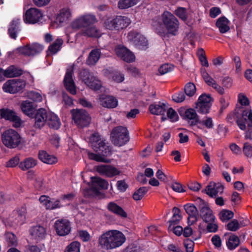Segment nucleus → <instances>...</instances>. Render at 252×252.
<instances>
[{
	"label": "nucleus",
	"mask_w": 252,
	"mask_h": 252,
	"mask_svg": "<svg viewBox=\"0 0 252 252\" xmlns=\"http://www.w3.org/2000/svg\"><path fill=\"white\" fill-rule=\"evenodd\" d=\"M96 22L95 16L92 13L80 15L73 19L65 28V34L69 36L71 33L80 30L76 33L77 37H98L101 35L100 32L96 27L93 26Z\"/></svg>",
	"instance_id": "nucleus-1"
},
{
	"label": "nucleus",
	"mask_w": 252,
	"mask_h": 252,
	"mask_svg": "<svg viewBox=\"0 0 252 252\" xmlns=\"http://www.w3.org/2000/svg\"><path fill=\"white\" fill-rule=\"evenodd\" d=\"M89 140L92 148L99 154L89 152V158L96 161L108 162L109 161L105 157L109 156L112 154V148L108 145V143L105 142V140L102 138L97 133H93Z\"/></svg>",
	"instance_id": "nucleus-2"
},
{
	"label": "nucleus",
	"mask_w": 252,
	"mask_h": 252,
	"mask_svg": "<svg viewBox=\"0 0 252 252\" xmlns=\"http://www.w3.org/2000/svg\"><path fill=\"white\" fill-rule=\"evenodd\" d=\"M124 234L117 230H111L103 233L98 238L101 249L110 250L121 246L126 241Z\"/></svg>",
	"instance_id": "nucleus-3"
},
{
	"label": "nucleus",
	"mask_w": 252,
	"mask_h": 252,
	"mask_svg": "<svg viewBox=\"0 0 252 252\" xmlns=\"http://www.w3.org/2000/svg\"><path fill=\"white\" fill-rule=\"evenodd\" d=\"M103 21L104 27L109 30L119 31L126 28L130 23L128 18L121 16H106Z\"/></svg>",
	"instance_id": "nucleus-4"
},
{
	"label": "nucleus",
	"mask_w": 252,
	"mask_h": 252,
	"mask_svg": "<svg viewBox=\"0 0 252 252\" xmlns=\"http://www.w3.org/2000/svg\"><path fill=\"white\" fill-rule=\"evenodd\" d=\"M234 115V119H236L239 127L243 130L246 129V122L248 121V126H252V110L251 109H244L241 107L236 109L233 114L228 116V120L231 119V116Z\"/></svg>",
	"instance_id": "nucleus-5"
},
{
	"label": "nucleus",
	"mask_w": 252,
	"mask_h": 252,
	"mask_svg": "<svg viewBox=\"0 0 252 252\" xmlns=\"http://www.w3.org/2000/svg\"><path fill=\"white\" fill-rule=\"evenodd\" d=\"M161 20L168 33L173 35L177 34L179 23L171 12L165 11L161 15Z\"/></svg>",
	"instance_id": "nucleus-6"
},
{
	"label": "nucleus",
	"mask_w": 252,
	"mask_h": 252,
	"mask_svg": "<svg viewBox=\"0 0 252 252\" xmlns=\"http://www.w3.org/2000/svg\"><path fill=\"white\" fill-rule=\"evenodd\" d=\"M111 137L115 145H124L129 140L128 132L126 127L123 126L115 127L111 132Z\"/></svg>",
	"instance_id": "nucleus-7"
},
{
	"label": "nucleus",
	"mask_w": 252,
	"mask_h": 252,
	"mask_svg": "<svg viewBox=\"0 0 252 252\" xmlns=\"http://www.w3.org/2000/svg\"><path fill=\"white\" fill-rule=\"evenodd\" d=\"M71 114L73 120L79 127L87 126L91 122L90 115L84 109L73 110Z\"/></svg>",
	"instance_id": "nucleus-8"
},
{
	"label": "nucleus",
	"mask_w": 252,
	"mask_h": 252,
	"mask_svg": "<svg viewBox=\"0 0 252 252\" xmlns=\"http://www.w3.org/2000/svg\"><path fill=\"white\" fill-rule=\"evenodd\" d=\"M79 78L88 87L93 90H98L102 86L101 82L92 75L86 69H84L80 72Z\"/></svg>",
	"instance_id": "nucleus-9"
},
{
	"label": "nucleus",
	"mask_w": 252,
	"mask_h": 252,
	"mask_svg": "<svg viewBox=\"0 0 252 252\" xmlns=\"http://www.w3.org/2000/svg\"><path fill=\"white\" fill-rule=\"evenodd\" d=\"M72 17V12L70 8L65 7L61 9L56 15L55 19L53 23V26L58 28L63 26Z\"/></svg>",
	"instance_id": "nucleus-10"
},
{
	"label": "nucleus",
	"mask_w": 252,
	"mask_h": 252,
	"mask_svg": "<svg viewBox=\"0 0 252 252\" xmlns=\"http://www.w3.org/2000/svg\"><path fill=\"white\" fill-rule=\"evenodd\" d=\"M127 38L140 49L145 50L147 48L148 43L147 39L136 31L130 32L127 34Z\"/></svg>",
	"instance_id": "nucleus-11"
},
{
	"label": "nucleus",
	"mask_w": 252,
	"mask_h": 252,
	"mask_svg": "<svg viewBox=\"0 0 252 252\" xmlns=\"http://www.w3.org/2000/svg\"><path fill=\"white\" fill-rule=\"evenodd\" d=\"M43 18L41 11L36 8L27 10L24 15V21L29 24H34L40 22Z\"/></svg>",
	"instance_id": "nucleus-12"
},
{
	"label": "nucleus",
	"mask_w": 252,
	"mask_h": 252,
	"mask_svg": "<svg viewBox=\"0 0 252 252\" xmlns=\"http://www.w3.org/2000/svg\"><path fill=\"white\" fill-rule=\"evenodd\" d=\"M54 227L57 234L61 236L67 235L71 230L70 222L66 219L57 220Z\"/></svg>",
	"instance_id": "nucleus-13"
},
{
	"label": "nucleus",
	"mask_w": 252,
	"mask_h": 252,
	"mask_svg": "<svg viewBox=\"0 0 252 252\" xmlns=\"http://www.w3.org/2000/svg\"><path fill=\"white\" fill-rule=\"evenodd\" d=\"M115 52L119 58L126 62L132 63L135 60L134 54L124 46H117L115 49Z\"/></svg>",
	"instance_id": "nucleus-14"
},
{
	"label": "nucleus",
	"mask_w": 252,
	"mask_h": 252,
	"mask_svg": "<svg viewBox=\"0 0 252 252\" xmlns=\"http://www.w3.org/2000/svg\"><path fill=\"white\" fill-rule=\"evenodd\" d=\"M180 114L184 119L188 121L191 126L196 125L198 122V116L196 111L193 108H181L180 110Z\"/></svg>",
	"instance_id": "nucleus-15"
},
{
	"label": "nucleus",
	"mask_w": 252,
	"mask_h": 252,
	"mask_svg": "<svg viewBox=\"0 0 252 252\" xmlns=\"http://www.w3.org/2000/svg\"><path fill=\"white\" fill-rule=\"evenodd\" d=\"M72 69H67L64 78L63 82L66 90L71 94H75L76 93V87L72 78Z\"/></svg>",
	"instance_id": "nucleus-16"
},
{
	"label": "nucleus",
	"mask_w": 252,
	"mask_h": 252,
	"mask_svg": "<svg viewBox=\"0 0 252 252\" xmlns=\"http://www.w3.org/2000/svg\"><path fill=\"white\" fill-rule=\"evenodd\" d=\"M201 75L208 85L212 87L220 94H224L225 91L224 88L219 85L216 81L210 76L205 69H201Z\"/></svg>",
	"instance_id": "nucleus-17"
},
{
	"label": "nucleus",
	"mask_w": 252,
	"mask_h": 252,
	"mask_svg": "<svg viewBox=\"0 0 252 252\" xmlns=\"http://www.w3.org/2000/svg\"><path fill=\"white\" fill-rule=\"evenodd\" d=\"M29 232L32 238L36 241L44 239L47 234L46 228L40 225L31 227Z\"/></svg>",
	"instance_id": "nucleus-18"
},
{
	"label": "nucleus",
	"mask_w": 252,
	"mask_h": 252,
	"mask_svg": "<svg viewBox=\"0 0 252 252\" xmlns=\"http://www.w3.org/2000/svg\"><path fill=\"white\" fill-rule=\"evenodd\" d=\"M31 78L28 72H23L17 68V93L22 90L26 86V81Z\"/></svg>",
	"instance_id": "nucleus-19"
},
{
	"label": "nucleus",
	"mask_w": 252,
	"mask_h": 252,
	"mask_svg": "<svg viewBox=\"0 0 252 252\" xmlns=\"http://www.w3.org/2000/svg\"><path fill=\"white\" fill-rule=\"evenodd\" d=\"M100 104L107 108H116L118 104L117 99L112 95L102 94L99 97Z\"/></svg>",
	"instance_id": "nucleus-20"
},
{
	"label": "nucleus",
	"mask_w": 252,
	"mask_h": 252,
	"mask_svg": "<svg viewBox=\"0 0 252 252\" xmlns=\"http://www.w3.org/2000/svg\"><path fill=\"white\" fill-rule=\"evenodd\" d=\"M15 137L16 132L13 129H8L2 135V141L6 147L13 148L15 146Z\"/></svg>",
	"instance_id": "nucleus-21"
},
{
	"label": "nucleus",
	"mask_w": 252,
	"mask_h": 252,
	"mask_svg": "<svg viewBox=\"0 0 252 252\" xmlns=\"http://www.w3.org/2000/svg\"><path fill=\"white\" fill-rule=\"evenodd\" d=\"M96 171L101 175L111 177L120 174V171L115 167L109 165H101L96 167Z\"/></svg>",
	"instance_id": "nucleus-22"
},
{
	"label": "nucleus",
	"mask_w": 252,
	"mask_h": 252,
	"mask_svg": "<svg viewBox=\"0 0 252 252\" xmlns=\"http://www.w3.org/2000/svg\"><path fill=\"white\" fill-rule=\"evenodd\" d=\"M48 117V112L43 108L38 109L35 116L34 126L37 128L42 127L46 122Z\"/></svg>",
	"instance_id": "nucleus-23"
},
{
	"label": "nucleus",
	"mask_w": 252,
	"mask_h": 252,
	"mask_svg": "<svg viewBox=\"0 0 252 252\" xmlns=\"http://www.w3.org/2000/svg\"><path fill=\"white\" fill-rule=\"evenodd\" d=\"M223 190V187L219 183L211 182L206 188V193L211 197H216L218 194H221Z\"/></svg>",
	"instance_id": "nucleus-24"
},
{
	"label": "nucleus",
	"mask_w": 252,
	"mask_h": 252,
	"mask_svg": "<svg viewBox=\"0 0 252 252\" xmlns=\"http://www.w3.org/2000/svg\"><path fill=\"white\" fill-rule=\"evenodd\" d=\"M186 213L189 215L188 223L192 225L197 220L198 212L196 207L192 204H186L184 206Z\"/></svg>",
	"instance_id": "nucleus-25"
},
{
	"label": "nucleus",
	"mask_w": 252,
	"mask_h": 252,
	"mask_svg": "<svg viewBox=\"0 0 252 252\" xmlns=\"http://www.w3.org/2000/svg\"><path fill=\"white\" fill-rule=\"evenodd\" d=\"M91 189L95 192H97L99 189H107L108 188V182L99 177H91Z\"/></svg>",
	"instance_id": "nucleus-26"
},
{
	"label": "nucleus",
	"mask_w": 252,
	"mask_h": 252,
	"mask_svg": "<svg viewBox=\"0 0 252 252\" xmlns=\"http://www.w3.org/2000/svg\"><path fill=\"white\" fill-rule=\"evenodd\" d=\"M167 103L159 102L150 105L149 111L153 115H163L167 109Z\"/></svg>",
	"instance_id": "nucleus-27"
},
{
	"label": "nucleus",
	"mask_w": 252,
	"mask_h": 252,
	"mask_svg": "<svg viewBox=\"0 0 252 252\" xmlns=\"http://www.w3.org/2000/svg\"><path fill=\"white\" fill-rule=\"evenodd\" d=\"M47 123L50 127L57 129L61 126V122L58 116L54 113L49 112Z\"/></svg>",
	"instance_id": "nucleus-28"
},
{
	"label": "nucleus",
	"mask_w": 252,
	"mask_h": 252,
	"mask_svg": "<svg viewBox=\"0 0 252 252\" xmlns=\"http://www.w3.org/2000/svg\"><path fill=\"white\" fill-rule=\"evenodd\" d=\"M216 26L222 33H226L230 30L229 21L225 17L219 18L217 21Z\"/></svg>",
	"instance_id": "nucleus-29"
},
{
	"label": "nucleus",
	"mask_w": 252,
	"mask_h": 252,
	"mask_svg": "<svg viewBox=\"0 0 252 252\" xmlns=\"http://www.w3.org/2000/svg\"><path fill=\"white\" fill-rule=\"evenodd\" d=\"M38 157L40 160L47 164H52L56 163L57 161V159L55 157L48 154L44 151L39 152Z\"/></svg>",
	"instance_id": "nucleus-30"
},
{
	"label": "nucleus",
	"mask_w": 252,
	"mask_h": 252,
	"mask_svg": "<svg viewBox=\"0 0 252 252\" xmlns=\"http://www.w3.org/2000/svg\"><path fill=\"white\" fill-rule=\"evenodd\" d=\"M200 215L202 219L206 222H212L215 220L212 211L208 207H203L200 211Z\"/></svg>",
	"instance_id": "nucleus-31"
},
{
	"label": "nucleus",
	"mask_w": 252,
	"mask_h": 252,
	"mask_svg": "<svg viewBox=\"0 0 252 252\" xmlns=\"http://www.w3.org/2000/svg\"><path fill=\"white\" fill-rule=\"evenodd\" d=\"M107 209L110 211L122 217L126 218L127 216L126 212L123 208L114 202H111L108 204Z\"/></svg>",
	"instance_id": "nucleus-32"
},
{
	"label": "nucleus",
	"mask_w": 252,
	"mask_h": 252,
	"mask_svg": "<svg viewBox=\"0 0 252 252\" xmlns=\"http://www.w3.org/2000/svg\"><path fill=\"white\" fill-rule=\"evenodd\" d=\"M22 111L26 115L29 117H32L34 112V108L32 103L28 101H25L22 102L21 105Z\"/></svg>",
	"instance_id": "nucleus-33"
},
{
	"label": "nucleus",
	"mask_w": 252,
	"mask_h": 252,
	"mask_svg": "<svg viewBox=\"0 0 252 252\" xmlns=\"http://www.w3.org/2000/svg\"><path fill=\"white\" fill-rule=\"evenodd\" d=\"M100 55L99 49H96L92 50L89 54V56L87 61V63L89 65H94L98 61Z\"/></svg>",
	"instance_id": "nucleus-34"
},
{
	"label": "nucleus",
	"mask_w": 252,
	"mask_h": 252,
	"mask_svg": "<svg viewBox=\"0 0 252 252\" xmlns=\"http://www.w3.org/2000/svg\"><path fill=\"white\" fill-rule=\"evenodd\" d=\"M1 117L6 120L14 122L16 120L15 113L9 109H1L0 110Z\"/></svg>",
	"instance_id": "nucleus-35"
},
{
	"label": "nucleus",
	"mask_w": 252,
	"mask_h": 252,
	"mask_svg": "<svg viewBox=\"0 0 252 252\" xmlns=\"http://www.w3.org/2000/svg\"><path fill=\"white\" fill-rule=\"evenodd\" d=\"M3 90L5 92L14 94L16 92V81L15 79L6 81L3 86Z\"/></svg>",
	"instance_id": "nucleus-36"
},
{
	"label": "nucleus",
	"mask_w": 252,
	"mask_h": 252,
	"mask_svg": "<svg viewBox=\"0 0 252 252\" xmlns=\"http://www.w3.org/2000/svg\"><path fill=\"white\" fill-rule=\"evenodd\" d=\"M240 244L239 238L235 235H231L228 241L226 242V245L228 249L230 250H233L237 247Z\"/></svg>",
	"instance_id": "nucleus-37"
},
{
	"label": "nucleus",
	"mask_w": 252,
	"mask_h": 252,
	"mask_svg": "<svg viewBox=\"0 0 252 252\" xmlns=\"http://www.w3.org/2000/svg\"><path fill=\"white\" fill-rule=\"evenodd\" d=\"M63 43V40L61 38H58L54 43L49 47V52L52 54H56L61 49Z\"/></svg>",
	"instance_id": "nucleus-38"
},
{
	"label": "nucleus",
	"mask_w": 252,
	"mask_h": 252,
	"mask_svg": "<svg viewBox=\"0 0 252 252\" xmlns=\"http://www.w3.org/2000/svg\"><path fill=\"white\" fill-rule=\"evenodd\" d=\"M140 1V0H120L118 7L122 9L128 8L134 6Z\"/></svg>",
	"instance_id": "nucleus-39"
},
{
	"label": "nucleus",
	"mask_w": 252,
	"mask_h": 252,
	"mask_svg": "<svg viewBox=\"0 0 252 252\" xmlns=\"http://www.w3.org/2000/svg\"><path fill=\"white\" fill-rule=\"evenodd\" d=\"M36 165V161L32 158H29L21 162L19 167L23 170L32 168Z\"/></svg>",
	"instance_id": "nucleus-40"
},
{
	"label": "nucleus",
	"mask_w": 252,
	"mask_h": 252,
	"mask_svg": "<svg viewBox=\"0 0 252 252\" xmlns=\"http://www.w3.org/2000/svg\"><path fill=\"white\" fill-rule=\"evenodd\" d=\"M27 97L35 102H41L43 100V96L41 94L36 91L27 92Z\"/></svg>",
	"instance_id": "nucleus-41"
},
{
	"label": "nucleus",
	"mask_w": 252,
	"mask_h": 252,
	"mask_svg": "<svg viewBox=\"0 0 252 252\" xmlns=\"http://www.w3.org/2000/svg\"><path fill=\"white\" fill-rule=\"evenodd\" d=\"M80 247L79 242L74 241L65 248L64 252H80Z\"/></svg>",
	"instance_id": "nucleus-42"
},
{
	"label": "nucleus",
	"mask_w": 252,
	"mask_h": 252,
	"mask_svg": "<svg viewBox=\"0 0 252 252\" xmlns=\"http://www.w3.org/2000/svg\"><path fill=\"white\" fill-rule=\"evenodd\" d=\"M174 13L177 17L184 21H186L188 19V13L186 9L184 7H178L175 10Z\"/></svg>",
	"instance_id": "nucleus-43"
},
{
	"label": "nucleus",
	"mask_w": 252,
	"mask_h": 252,
	"mask_svg": "<svg viewBox=\"0 0 252 252\" xmlns=\"http://www.w3.org/2000/svg\"><path fill=\"white\" fill-rule=\"evenodd\" d=\"M220 219L221 221H227L233 217V213L227 210H222L219 214Z\"/></svg>",
	"instance_id": "nucleus-44"
},
{
	"label": "nucleus",
	"mask_w": 252,
	"mask_h": 252,
	"mask_svg": "<svg viewBox=\"0 0 252 252\" xmlns=\"http://www.w3.org/2000/svg\"><path fill=\"white\" fill-rule=\"evenodd\" d=\"M197 124L203 126L208 129L213 128L214 127L213 120L209 117H205L201 120H199L198 119Z\"/></svg>",
	"instance_id": "nucleus-45"
},
{
	"label": "nucleus",
	"mask_w": 252,
	"mask_h": 252,
	"mask_svg": "<svg viewBox=\"0 0 252 252\" xmlns=\"http://www.w3.org/2000/svg\"><path fill=\"white\" fill-rule=\"evenodd\" d=\"M31 56H34L41 52L43 49V46L38 43H34L29 44Z\"/></svg>",
	"instance_id": "nucleus-46"
},
{
	"label": "nucleus",
	"mask_w": 252,
	"mask_h": 252,
	"mask_svg": "<svg viewBox=\"0 0 252 252\" xmlns=\"http://www.w3.org/2000/svg\"><path fill=\"white\" fill-rule=\"evenodd\" d=\"M109 77L117 83H121L125 79L124 74L118 71H115L111 73Z\"/></svg>",
	"instance_id": "nucleus-47"
},
{
	"label": "nucleus",
	"mask_w": 252,
	"mask_h": 252,
	"mask_svg": "<svg viewBox=\"0 0 252 252\" xmlns=\"http://www.w3.org/2000/svg\"><path fill=\"white\" fill-rule=\"evenodd\" d=\"M147 192V189L146 187H142L134 192L133 194V198L136 201L140 200L144 196Z\"/></svg>",
	"instance_id": "nucleus-48"
},
{
	"label": "nucleus",
	"mask_w": 252,
	"mask_h": 252,
	"mask_svg": "<svg viewBox=\"0 0 252 252\" xmlns=\"http://www.w3.org/2000/svg\"><path fill=\"white\" fill-rule=\"evenodd\" d=\"M166 111L167 117L171 122H175L178 120L179 117L177 112L172 108H169L168 105Z\"/></svg>",
	"instance_id": "nucleus-49"
},
{
	"label": "nucleus",
	"mask_w": 252,
	"mask_h": 252,
	"mask_svg": "<svg viewBox=\"0 0 252 252\" xmlns=\"http://www.w3.org/2000/svg\"><path fill=\"white\" fill-rule=\"evenodd\" d=\"M211 106L208 105L207 104L197 102L196 109L199 113L207 114L209 112Z\"/></svg>",
	"instance_id": "nucleus-50"
},
{
	"label": "nucleus",
	"mask_w": 252,
	"mask_h": 252,
	"mask_svg": "<svg viewBox=\"0 0 252 252\" xmlns=\"http://www.w3.org/2000/svg\"><path fill=\"white\" fill-rule=\"evenodd\" d=\"M26 209L25 207H23L20 210L17 215V223L20 225H21L25 223L26 221Z\"/></svg>",
	"instance_id": "nucleus-51"
},
{
	"label": "nucleus",
	"mask_w": 252,
	"mask_h": 252,
	"mask_svg": "<svg viewBox=\"0 0 252 252\" xmlns=\"http://www.w3.org/2000/svg\"><path fill=\"white\" fill-rule=\"evenodd\" d=\"M186 94L189 96H192L196 92V87L194 84L188 83L185 87Z\"/></svg>",
	"instance_id": "nucleus-52"
},
{
	"label": "nucleus",
	"mask_w": 252,
	"mask_h": 252,
	"mask_svg": "<svg viewBox=\"0 0 252 252\" xmlns=\"http://www.w3.org/2000/svg\"><path fill=\"white\" fill-rule=\"evenodd\" d=\"M5 240L9 247L14 246L16 242V237L13 233L7 232L5 234Z\"/></svg>",
	"instance_id": "nucleus-53"
},
{
	"label": "nucleus",
	"mask_w": 252,
	"mask_h": 252,
	"mask_svg": "<svg viewBox=\"0 0 252 252\" xmlns=\"http://www.w3.org/2000/svg\"><path fill=\"white\" fill-rule=\"evenodd\" d=\"M212 98L210 95L203 94L201 95L198 99V102L202 103L203 104H207L208 105L211 106Z\"/></svg>",
	"instance_id": "nucleus-54"
},
{
	"label": "nucleus",
	"mask_w": 252,
	"mask_h": 252,
	"mask_svg": "<svg viewBox=\"0 0 252 252\" xmlns=\"http://www.w3.org/2000/svg\"><path fill=\"white\" fill-rule=\"evenodd\" d=\"M4 79L6 78L14 77L16 76V68L14 66L11 65L8 67L6 69L4 70Z\"/></svg>",
	"instance_id": "nucleus-55"
},
{
	"label": "nucleus",
	"mask_w": 252,
	"mask_h": 252,
	"mask_svg": "<svg viewBox=\"0 0 252 252\" xmlns=\"http://www.w3.org/2000/svg\"><path fill=\"white\" fill-rule=\"evenodd\" d=\"M174 66L169 64H164L161 65L158 68V72L160 75H163L169 72L173 69Z\"/></svg>",
	"instance_id": "nucleus-56"
},
{
	"label": "nucleus",
	"mask_w": 252,
	"mask_h": 252,
	"mask_svg": "<svg viewBox=\"0 0 252 252\" xmlns=\"http://www.w3.org/2000/svg\"><path fill=\"white\" fill-rule=\"evenodd\" d=\"M199 59L201 63V64L203 66L208 67L209 63L207 61L206 57L205 56L204 52L202 49H200L198 50L197 53Z\"/></svg>",
	"instance_id": "nucleus-57"
},
{
	"label": "nucleus",
	"mask_w": 252,
	"mask_h": 252,
	"mask_svg": "<svg viewBox=\"0 0 252 252\" xmlns=\"http://www.w3.org/2000/svg\"><path fill=\"white\" fill-rule=\"evenodd\" d=\"M61 201L60 200L56 199L54 198H51L49 200L50 205L51 208H47L48 210H53L58 208H60L63 205L61 203Z\"/></svg>",
	"instance_id": "nucleus-58"
},
{
	"label": "nucleus",
	"mask_w": 252,
	"mask_h": 252,
	"mask_svg": "<svg viewBox=\"0 0 252 252\" xmlns=\"http://www.w3.org/2000/svg\"><path fill=\"white\" fill-rule=\"evenodd\" d=\"M243 151L244 155L247 157H252V146L250 143L248 142L244 143Z\"/></svg>",
	"instance_id": "nucleus-59"
},
{
	"label": "nucleus",
	"mask_w": 252,
	"mask_h": 252,
	"mask_svg": "<svg viewBox=\"0 0 252 252\" xmlns=\"http://www.w3.org/2000/svg\"><path fill=\"white\" fill-rule=\"evenodd\" d=\"M50 199V197L47 195H43L40 196L39 197V201L40 204L47 209V208H51V206L50 205L49 203Z\"/></svg>",
	"instance_id": "nucleus-60"
},
{
	"label": "nucleus",
	"mask_w": 252,
	"mask_h": 252,
	"mask_svg": "<svg viewBox=\"0 0 252 252\" xmlns=\"http://www.w3.org/2000/svg\"><path fill=\"white\" fill-rule=\"evenodd\" d=\"M17 54H20L28 56H31L29 45L21 46L17 48Z\"/></svg>",
	"instance_id": "nucleus-61"
},
{
	"label": "nucleus",
	"mask_w": 252,
	"mask_h": 252,
	"mask_svg": "<svg viewBox=\"0 0 252 252\" xmlns=\"http://www.w3.org/2000/svg\"><path fill=\"white\" fill-rule=\"evenodd\" d=\"M173 100L177 103L182 102L185 99V95L183 92H179L172 95Z\"/></svg>",
	"instance_id": "nucleus-62"
},
{
	"label": "nucleus",
	"mask_w": 252,
	"mask_h": 252,
	"mask_svg": "<svg viewBox=\"0 0 252 252\" xmlns=\"http://www.w3.org/2000/svg\"><path fill=\"white\" fill-rule=\"evenodd\" d=\"M238 101L242 105L247 106L250 104L249 98L243 93L238 94Z\"/></svg>",
	"instance_id": "nucleus-63"
},
{
	"label": "nucleus",
	"mask_w": 252,
	"mask_h": 252,
	"mask_svg": "<svg viewBox=\"0 0 252 252\" xmlns=\"http://www.w3.org/2000/svg\"><path fill=\"white\" fill-rule=\"evenodd\" d=\"M156 177L160 180L164 182H167L169 179L172 180V177L171 176H167L163 172L158 169L156 172Z\"/></svg>",
	"instance_id": "nucleus-64"
}]
</instances>
